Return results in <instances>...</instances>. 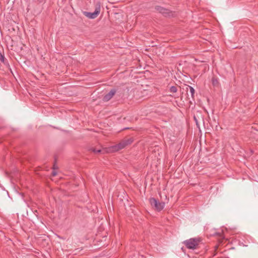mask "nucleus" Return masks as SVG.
<instances>
[{"mask_svg":"<svg viewBox=\"0 0 258 258\" xmlns=\"http://www.w3.org/2000/svg\"><path fill=\"white\" fill-rule=\"evenodd\" d=\"M155 9L156 11L161 14L165 17H174L175 16V12L172 11L168 9H166L160 6H156L155 7Z\"/></svg>","mask_w":258,"mask_h":258,"instance_id":"f257e3e1","label":"nucleus"},{"mask_svg":"<svg viewBox=\"0 0 258 258\" xmlns=\"http://www.w3.org/2000/svg\"><path fill=\"white\" fill-rule=\"evenodd\" d=\"M201 241L200 238H190L184 241L183 243L188 249H196Z\"/></svg>","mask_w":258,"mask_h":258,"instance_id":"f03ea898","label":"nucleus"},{"mask_svg":"<svg viewBox=\"0 0 258 258\" xmlns=\"http://www.w3.org/2000/svg\"><path fill=\"white\" fill-rule=\"evenodd\" d=\"M149 202L152 207L154 208L157 211L162 210L165 206L164 202H160L158 200L154 198L149 199Z\"/></svg>","mask_w":258,"mask_h":258,"instance_id":"7ed1b4c3","label":"nucleus"},{"mask_svg":"<svg viewBox=\"0 0 258 258\" xmlns=\"http://www.w3.org/2000/svg\"><path fill=\"white\" fill-rule=\"evenodd\" d=\"M100 12V3L98 2L95 4V10L93 13L84 12V14L87 17L90 19H95L96 18Z\"/></svg>","mask_w":258,"mask_h":258,"instance_id":"20e7f679","label":"nucleus"},{"mask_svg":"<svg viewBox=\"0 0 258 258\" xmlns=\"http://www.w3.org/2000/svg\"><path fill=\"white\" fill-rule=\"evenodd\" d=\"M134 141L133 138H129L123 140L120 142L117 146H114L115 150L118 151L119 150L125 148L126 146L131 144Z\"/></svg>","mask_w":258,"mask_h":258,"instance_id":"39448f33","label":"nucleus"},{"mask_svg":"<svg viewBox=\"0 0 258 258\" xmlns=\"http://www.w3.org/2000/svg\"><path fill=\"white\" fill-rule=\"evenodd\" d=\"M116 92V91L115 89H111L109 91V92H108L107 94H106V95H105L103 96V97L102 98L103 101L104 102H107V101H108L109 100H110L112 98V97L114 95Z\"/></svg>","mask_w":258,"mask_h":258,"instance_id":"423d86ee","label":"nucleus"},{"mask_svg":"<svg viewBox=\"0 0 258 258\" xmlns=\"http://www.w3.org/2000/svg\"><path fill=\"white\" fill-rule=\"evenodd\" d=\"M88 151L90 152H92L95 154H99L103 152V150L101 149H96L94 147H90L88 149Z\"/></svg>","mask_w":258,"mask_h":258,"instance_id":"0eeeda50","label":"nucleus"},{"mask_svg":"<svg viewBox=\"0 0 258 258\" xmlns=\"http://www.w3.org/2000/svg\"><path fill=\"white\" fill-rule=\"evenodd\" d=\"M212 83L214 87H218L219 86V82L217 78L213 77L212 79Z\"/></svg>","mask_w":258,"mask_h":258,"instance_id":"6e6552de","label":"nucleus"},{"mask_svg":"<svg viewBox=\"0 0 258 258\" xmlns=\"http://www.w3.org/2000/svg\"><path fill=\"white\" fill-rule=\"evenodd\" d=\"M188 89H189V92L191 94V96L192 98L193 99H194V94H195V90L194 88L190 86L187 85L186 89L187 92L188 91Z\"/></svg>","mask_w":258,"mask_h":258,"instance_id":"1a4fd4ad","label":"nucleus"},{"mask_svg":"<svg viewBox=\"0 0 258 258\" xmlns=\"http://www.w3.org/2000/svg\"><path fill=\"white\" fill-rule=\"evenodd\" d=\"M0 60L4 64H6L7 62V61L6 60L4 52H2L1 51H0Z\"/></svg>","mask_w":258,"mask_h":258,"instance_id":"9d476101","label":"nucleus"},{"mask_svg":"<svg viewBox=\"0 0 258 258\" xmlns=\"http://www.w3.org/2000/svg\"><path fill=\"white\" fill-rule=\"evenodd\" d=\"M177 91L176 87L173 86L170 88V91L172 93H176Z\"/></svg>","mask_w":258,"mask_h":258,"instance_id":"9b49d317","label":"nucleus"},{"mask_svg":"<svg viewBox=\"0 0 258 258\" xmlns=\"http://www.w3.org/2000/svg\"><path fill=\"white\" fill-rule=\"evenodd\" d=\"M194 120H195V122H196V123L197 126L198 127H199V123H198V119H197V117H196L195 116H194Z\"/></svg>","mask_w":258,"mask_h":258,"instance_id":"f8f14e48","label":"nucleus"},{"mask_svg":"<svg viewBox=\"0 0 258 258\" xmlns=\"http://www.w3.org/2000/svg\"><path fill=\"white\" fill-rule=\"evenodd\" d=\"M56 174H57V172L55 171H54V170L51 173V175L53 176H55Z\"/></svg>","mask_w":258,"mask_h":258,"instance_id":"ddd939ff","label":"nucleus"},{"mask_svg":"<svg viewBox=\"0 0 258 258\" xmlns=\"http://www.w3.org/2000/svg\"><path fill=\"white\" fill-rule=\"evenodd\" d=\"M255 131H256V132H257V137H254V138L255 139V140H256V141H258V131H257V130H255Z\"/></svg>","mask_w":258,"mask_h":258,"instance_id":"4468645a","label":"nucleus"},{"mask_svg":"<svg viewBox=\"0 0 258 258\" xmlns=\"http://www.w3.org/2000/svg\"><path fill=\"white\" fill-rule=\"evenodd\" d=\"M57 167H55V165H53V169H57Z\"/></svg>","mask_w":258,"mask_h":258,"instance_id":"2eb2a0df","label":"nucleus"},{"mask_svg":"<svg viewBox=\"0 0 258 258\" xmlns=\"http://www.w3.org/2000/svg\"><path fill=\"white\" fill-rule=\"evenodd\" d=\"M37 1H39V2H42V0H37Z\"/></svg>","mask_w":258,"mask_h":258,"instance_id":"dca6fc26","label":"nucleus"}]
</instances>
